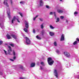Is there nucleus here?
I'll return each mask as SVG.
<instances>
[{
    "label": "nucleus",
    "mask_w": 79,
    "mask_h": 79,
    "mask_svg": "<svg viewBox=\"0 0 79 79\" xmlns=\"http://www.w3.org/2000/svg\"><path fill=\"white\" fill-rule=\"evenodd\" d=\"M60 2H63V0H60Z\"/></svg>",
    "instance_id": "5fc2aeb1"
},
{
    "label": "nucleus",
    "mask_w": 79,
    "mask_h": 79,
    "mask_svg": "<svg viewBox=\"0 0 79 79\" xmlns=\"http://www.w3.org/2000/svg\"><path fill=\"white\" fill-rule=\"evenodd\" d=\"M66 23H68V20H66Z\"/></svg>",
    "instance_id": "a18cd8bd"
},
{
    "label": "nucleus",
    "mask_w": 79,
    "mask_h": 79,
    "mask_svg": "<svg viewBox=\"0 0 79 79\" xmlns=\"http://www.w3.org/2000/svg\"><path fill=\"white\" fill-rule=\"evenodd\" d=\"M4 53L6 55H13V53H12V49L11 48V46H8V48H7V53L6 52V51L3 50Z\"/></svg>",
    "instance_id": "f257e3e1"
},
{
    "label": "nucleus",
    "mask_w": 79,
    "mask_h": 79,
    "mask_svg": "<svg viewBox=\"0 0 79 79\" xmlns=\"http://www.w3.org/2000/svg\"><path fill=\"white\" fill-rule=\"evenodd\" d=\"M26 40V41L25 42V44L26 45H29L31 44V41L29 40V39L28 38L26 37L25 38Z\"/></svg>",
    "instance_id": "20e7f679"
},
{
    "label": "nucleus",
    "mask_w": 79,
    "mask_h": 79,
    "mask_svg": "<svg viewBox=\"0 0 79 79\" xmlns=\"http://www.w3.org/2000/svg\"><path fill=\"white\" fill-rule=\"evenodd\" d=\"M43 69V68H42V67L41 66H40V70H42Z\"/></svg>",
    "instance_id": "f704fd0d"
},
{
    "label": "nucleus",
    "mask_w": 79,
    "mask_h": 79,
    "mask_svg": "<svg viewBox=\"0 0 79 79\" xmlns=\"http://www.w3.org/2000/svg\"><path fill=\"white\" fill-rule=\"evenodd\" d=\"M23 30L25 31L26 32H27V29L26 28H24Z\"/></svg>",
    "instance_id": "cd10ccee"
},
{
    "label": "nucleus",
    "mask_w": 79,
    "mask_h": 79,
    "mask_svg": "<svg viewBox=\"0 0 79 79\" xmlns=\"http://www.w3.org/2000/svg\"><path fill=\"white\" fill-rule=\"evenodd\" d=\"M41 64L42 65V66H45V64H44V63L43 62H41Z\"/></svg>",
    "instance_id": "bb28decb"
},
{
    "label": "nucleus",
    "mask_w": 79,
    "mask_h": 79,
    "mask_svg": "<svg viewBox=\"0 0 79 79\" xmlns=\"http://www.w3.org/2000/svg\"><path fill=\"white\" fill-rule=\"evenodd\" d=\"M36 37L37 39H39V40H40V39H41V38L39 37V36L38 35H37L36 36Z\"/></svg>",
    "instance_id": "b1692460"
},
{
    "label": "nucleus",
    "mask_w": 79,
    "mask_h": 79,
    "mask_svg": "<svg viewBox=\"0 0 79 79\" xmlns=\"http://www.w3.org/2000/svg\"><path fill=\"white\" fill-rule=\"evenodd\" d=\"M56 12H51L50 13V15H53V14H54V16L56 18V15L55 14Z\"/></svg>",
    "instance_id": "9b49d317"
},
{
    "label": "nucleus",
    "mask_w": 79,
    "mask_h": 79,
    "mask_svg": "<svg viewBox=\"0 0 79 79\" xmlns=\"http://www.w3.org/2000/svg\"><path fill=\"white\" fill-rule=\"evenodd\" d=\"M46 7L47 8H48V9H50V7H49V6L48 5L46 6Z\"/></svg>",
    "instance_id": "7c9ffc66"
},
{
    "label": "nucleus",
    "mask_w": 79,
    "mask_h": 79,
    "mask_svg": "<svg viewBox=\"0 0 79 79\" xmlns=\"http://www.w3.org/2000/svg\"><path fill=\"white\" fill-rule=\"evenodd\" d=\"M60 18L61 19H64V17L63 16H61Z\"/></svg>",
    "instance_id": "72a5a7b5"
},
{
    "label": "nucleus",
    "mask_w": 79,
    "mask_h": 79,
    "mask_svg": "<svg viewBox=\"0 0 79 79\" xmlns=\"http://www.w3.org/2000/svg\"><path fill=\"white\" fill-rule=\"evenodd\" d=\"M57 12L59 13H62L63 12V10H57Z\"/></svg>",
    "instance_id": "4468645a"
},
{
    "label": "nucleus",
    "mask_w": 79,
    "mask_h": 79,
    "mask_svg": "<svg viewBox=\"0 0 79 79\" xmlns=\"http://www.w3.org/2000/svg\"><path fill=\"white\" fill-rule=\"evenodd\" d=\"M38 16H39L38 15H36L35 17L33 18L34 21H35V19H36V18H37V17H38Z\"/></svg>",
    "instance_id": "5701e85b"
},
{
    "label": "nucleus",
    "mask_w": 79,
    "mask_h": 79,
    "mask_svg": "<svg viewBox=\"0 0 79 79\" xmlns=\"http://www.w3.org/2000/svg\"><path fill=\"white\" fill-rule=\"evenodd\" d=\"M64 40V35H62L61 37L60 40L61 41H62L63 40Z\"/></svg>",
    "instance_id": "ddd939ff"
},
{
    "label": "nucleus",
    "mask_w": 79,
    "mask_h": 79,
    "mask_svg": "<svg viewBox=\"0 0 79 79\" xmlns=\"http://www.w3.org/2000/svg\"><path fill=\"white\" fill-rule=\"evenodd\" d=\"M11 36L14 38V39H16V36L14 34H11Z\"/></svg>",
    "instance_id": "dca6fc26"
},
{
    "label": "nucleus",
    "mask_w": 79,
    "mask_h": 79,
    "mask_svg": "<svg viewBox=\"0 0 79 79\" xmlns=\"http://www.w3.org/2000/svg\"><path fill=\"white\" fill-rule=\"evenodd\" d=\"M16 41L17 43H19V40H16Z\"/></svg>",
    "instance_id": "8fccbe9b"
},
{
    "label": "nucleus",
    "mask_w": 79,
    "mask_h": 79,
    "mask_svg": "<svg viewBox=\"0 0 79 79\" xmlns=\"http://www.w3.org/2000/svg\"><path fill=\"white\" fill-rule=\"evenodd\" d=\"M60 70H62V68H61L60 69Z\"/></svg>",
    "instance_id": "603ef678"
},
{
    "label": "nucleus",
    "mask_w": 79,
    "mask_h": 79,
    "mask_svg": "<svg viewBox=\"0 0 79 79\" xmlns=\"http://www.w3.org/2000/svg\"><path fill=\"white\" fill-rule=\"evenodd\" d=\"M2 43H3V41H0V45H1Z\"/></svg>",
    "instance_id": "c9c22d12"
},
{
    "label": "nucleus",
    "mask_w": 79,
    "mask_h": 79,
    "mask_svg": "<svg viewBox=\"0 0 79 79\" xmlns=\"http://www.w3.org/2000/svg\"><path fill=\"white\" fill-rule=\"evenodd\" d=\"M49 34L51 36H53L54 35V33L53 32H50Z\"/></svg>",
    "instance_id": "aec40b11"
},
{
    "label": "nucleus",
    "mask_w": 79,
    "mask_h": 79,
    "mask_svg": "<svg viewBox=\"0 0 79 79\" xmlns=\"http://www.w3.org/2000/svg\"><path fill=\"white\" fill-rule=\"evenodd\" d=\"M13 53L14 56H15V55H16V53H15V52L14 51H13Z\"/></svg>",
    "instance_id": "2f4dec72"
},
{
    "label": "nucleus",
    "mask_w": 79,
    "mask_h": 79,
    "mask_svg": "<svg viewBox=\"0 0 79 79\" xmlns=\"http://www.w3.org/2000/svg\"><path fill=\"white\" fill-rule=\"evenodd\" d=\"M4 18V16H3L2 18V19H3Z\"/></svg>",
    "instance_id": "864d4df0"
},
{
    "label": "nucleus",
    "mask_w": 79,
    "mask_h": 79,
    "mask_svg": "<svg viewBox=\"0 0 79 79\" xmlns=\"http://www.w3.org/2000/svg\"><path fill=\"white\" fill-rule=\"evenodd\" d=\"M54 73L55 76L56 77H58V74L57 72V70L56 69H55L54 71Z\"/></svg>",
    "instance_id": "0eeeda50"
},
{
    "label": "nucleus",
    "mask_w": 79,
    "mask_h": 79,
    "mask_svg": "<svg viewBox=\"0 0 79 79\" xmlns=\"http://www.w3.org/2000/svg\"><path fill=\"white\" fill-rule=\"evenodd\" d=\"M40 6H43L44 4V2L42 1V0H40Z\"/></svg>",
    "instance_id": "f8f14e48"
},
{
    "label": "nucleus",
    "mask_w": 79,
    "mask_h": 79,
    "mask_svg": "<svg viewBox=\"0 0 79 79\" xmlns=\"http://www.w3.org/2000/svg\"><path fill=\"white\" fill-rule=\"evenodd\" d=\"M75 48H76V49H77V48H78V47H75Z\"/></svg>",
    "instance_id": "3c124183"
},
{
    "label": "nucleus",
    "mask_w": 79,
    "mask_h": 79,
    "mask_svg": "<svg viewBox=\"0 0 79 79\" xmlns=\"http://www.w3.org/2000/svg\"><path fill=\"white\" fill-rule=\"evenodd\" d=\"M25 79V78H24V77H20V79Z\"/></svg>",
    "instance_id": "4c0bfd02"
},
{
    "label": "nucleus",
    "mask_w": 79,
    "mask_h": 79,
    "mask_svg": "<svg viewBox=\"0 0 79 79\" xmlns=\"http://www.w3.org/2000/svg\"><path fill=\"white\" fill-rule=\"evenodd\" d=\"M0 26L2 29L4 28V23H3V21L2 20L0 19Z\"/></svg>",
    "instance_id": "39448f33"
},
{
    "label": "nucleus",
    "mask_w": 79,
    "mask_h": 79,
    "mask_svg": "<svg viewBox=\"0 0 79 79\" xmlns=\"http://www.w3.org/2000/svg\"><path fill=\"white\" fill-rule=\"evenodd\" d=\"M9 19H10V16L9 17Z\"/></svg>",
    "instance_id": "4d7b16f0"
},
{
    "label": "nucleus",
    "mask_w": 79,
    "mask_h": 79,
    "mask_svg": "<svg viewBox=\"0 0 79 79\" xmlns=\"http://www.w3.org/2000/svg\"><path fill=\"white\" fill-rule=\"evenodd\" d=\"M50 28L52 29H54V27H53V26L51 25H50Z\"/></svg>",
    "instance_id": "4be33fe9"
},
{
    "label": "nucleus",
    "mask_w": 79,
    "mask_h": 79,
    "mask_svg": "<svg viewBox=\"0 0 79 79\" xmlns=\"http://www.w3.org/2000/svg\"><path fill=\"white\" fill-rule=\"evenodd\" d=\"M41 33L42 35H44V34L45 33V31H44V30H43L41 32Z\"/></svg>",
    "instance_id": "412c9836"
},
{
    "label": "nucleus",
    "mask_w": 79,
    "mask_h": 79,
    "mask_svg": "<svg viewBox=\"0 0 79 79\" xmlns=\"http://www.w3.org/2000/svg\"><path fill=\"white\" fill-rule=\"evenodd\" d=\"M48 64L50 65V66L52 65L53 64V63H54V61L53 60H52V58L50 57L48 58Z\"/></svg>",
    "instance_id": "f03ea898"
},
{
    "label": "nucleus",
    "mask_w": 79,
    "mask_h": 79,
    "mask_svg": "<svg viewBox=\"0 0 79 79\" xmlns=\"http://www.w3.org/2000/svg\"><path fill=\"white\" fill-rule=\"evenodd\" d=\"M7 13L8 14V16L10 18V9H8L7 10Z\"/></svg>",
    "instance_id": "9d476101"
},
{
    "label": "nucleus",
    "mask_w": 79,
    "mask_h": 79,
    "mask_svg": "<svg viewBox=\"0 0 79 79\" xmlns=\"http://www.w3.org/2000/svg\"><path fill=\"white\" fill-rule=\"evenodd\" d=\"M74 14L75 15H77V12H75L74 13Z\"/></svg>",
    "instance_id": "37998d69"
},
{
    "label": "nucleus",
    "mask_w": 79,
    "mask_h": 79,
    "mask_svg": "<svg viewBox=\"0 0 79 79\" xmlns=\"http://www.w3.org/2000/svg\"><path fill=\"white\" fill-rule=\"evenodd\" d=\"M77 79H79V75L77 76Z\"/></svg>",
    "instance_id": "de8ad7c7"
},
{
    "label": "nucleus",
    "mask_w": 79,
    "mask_h": 79,
    "mask_svg": "<svg viewBox=\"0 0 79 79\" xmlns=\"http://www.w3.org/2000/svg\"><path fill=\"white\" fill-rule=\"evenodd\" d=\"M16 56H14L13 57V59L14 60H16Z\"/></svg>",
    "instance_id": "79ce46f5"
},
{
    "label": "nucleus",
    "mask_w": 79,
    "mask_h": 79,
    "mask_svg": "<svg viewBox=\"0 0 79 79\" xmlns=\"http://www.w3.org/2000/svg\"><path fill=\"white\" fill-rule=\"evenodd\" d=\"M2 74H3V72L0 71V75H2Z\"/></svg>",
    "instance_id": "e433bc0d"
},
{
    "label": "nucleus",
    "mask_w": 79,
    "mask_h": 79,
    "mask_svg": "<svg viewBox=\"0 0 79 79\" xmlns=\"http://www.w3.org/2000/svg\"><path fill=\"white\" fill-rule=\"evenodd\" d=\"M8 0L9 1H10L11 4H12V3H13V2H12V0H4L3 2V3L4 5H6V6H7V7H8V6H9V5H8V4L7 2H8Z\"/></svg>",
    "instance_id": "7ed1b4c3"
},
{
    "label": "nucleus",
    "mask_w": 79,
    "mask_h": 79,
    "mask_svg": "<svg viewBox=\"0 0 79 79\" xmlns=\"http://www.w3.org/2000/svg\"><path fill=\"white\" fill-rule=\"evenodd\" d=\"M40 20L41 21H43V19H42L40 18Z\"/></svg>",
    "instance_id": "ea45409f"
},
{
    "label": "nucleus",
    "mask_w": 79,
    "mask_h": 79,
    "mask_svg": "<svg viewBox=\"0 0 79 79\" xmlns=\"http://www.w3.org/2000/svg\"><path fill=\"white\" fill-rule=\"evenodd\" d=\"M4 77V78H5V79H6V77Z\"/></svg>",
    "instance_id": "6e6d98bb"
},
{
    "label": "nucleus",
    "mask_w": 79,
    "mask_h": 79,
    "mask_svg": "<svg viewBox=\"0 0 79 79\" xmlns=\"http://www.w3.org/2000/svg\"><path fill=\"white\" fill-rule=\"evenodd\" d=\"M16 20L17 21L18 23H20V21H19V20L18 19H16V17H14L13 19L12 20V23H13V22L15 21Z\"/></svg>",
    "instance_id": "6e6552de"
},
{
    "label": "nucleus",
    "mask_w": 79,
    "mask_h": 79,
    "mask_svg": "<svg viewBox=\"0 0 79 79\" xmlns=\"http://www.w3.org/2000/svg\"><path fill=\"white\" fill-rule=\"evenodd\" d=\"M10 46H11L12 47H14V44H9Z\"/></svg>",
    "instance_id": "473e14b6"
},
{
    "label": "nucleus",
    "mask_w": 79,
    "mask_h": 79,
    "mask_svg": "<svg viewBox=\"0 0 79 79\" xmlns=\"http://www.w3.org/2000/svg\"><path fill=\"white\" fill-rule=\"evenodd\" d=\"M54 44L55 46H57V44L56 43V42H54Z\"/></svg>",
    "instance_id": "c756f323"
},
{
    "label": "nucleus",
    "mask_w": 79,
    "mask_h": 79,
    "mask_svg": "<svg viewBox=\"0 0 79 79\" xmlns=\"http://www.w3.org/2000/svg\"><path fill=\"white\" fill-rule=\"evenodd\" d=\"M40 26L41 29H44V23H43L41 24Z\"/></svg>",
    "instance_id": "a211bd4d"
},
{
    "label": "nucleus",
    "mask_w": 79,
    "mask_h": 79,
    "mask_svg": "<svg viewBox=\"0 0 79 79\" xmlns=\"http://www.w3.org/2000/svg\"><path fill=\"white\" fill-rule=\"evenodd\" d=\"M10 60L11 61H14V60L12 59H10Z\"/></svg>",
    "instance_id": "c03bdc74"
},
{
    "label": "nucleus",
    "mask_w": 79,
    "mask_h": 79,
    "mask_svg": "<svg viewBox=\"0 0 79 79\" xmlns=\"http://www.w3.org/2000/svg\"><path fill=\"white\" fill-rule=\"evenodd\" d=\"M56 52L58 53V54H59L60 53V51L58 50H56Z\"/></svg>",
    "instance_id": "c85d7f7f"
},
{
    "label": "nucleus",
    "mask_w": 79,
    "mask_h": 79,
    "mask_svg": "<svg viewBox=\"0 0 79 79\" xmlns=\"http://www.w3.org/2000/svg\"><path fill=\"white\" fill-rule=\"evenodd\" d=\"M25 27L27 29H28V27H29V25H28V22L25 21Z\"/></svg>",
    "instance_id": "1a4fd4ad"
},
{
    "label": "nucleus",
    "mask_w": 79,
    "mask_h": 79,
    "mask_svg": "<svg viewBox=\"0 0 79 79\" xmlns=\"http://www.w3.org/2000/svg\"><path fill=\"white\" fill-rule=\"evenodd\" d=\"M64 54L65 56H66L68 58H69V57H71V54L70 53L68 52H64Z\"/></svg>",
    "instance_id": "423d86ee"
},
{
    "label": "nucleus",
    "mask_w": 79,
    "mask_h": 79,
    "mask_svg": "<svg viewBox=\"0 0 79 79\" xmlns=\"http://www.w3.org/2000/svg\"><path fill=\"white\" fill-rule=\"evenodd\" d=\"M33 33H34V34H35V30L34 29H33Z\"/></svg>",
    "instance_id": "a19ab883"
},
{
    "label": "nucleus",
    "mask_w": 79,
    "mask_h": 79,
    "mask_svg": "<svg viewBox=\"0 0 79 79\" xmlns=\"http://www.w3.org/2000/svg\"><path fill=\"white\" fill-rule=\"evenodd\" d=\"M20 3H21V4H23V2H20Z\"/></svg>",
    "instance_id": "09e8293b"
},
{
    "label": "nucleus",
    "mask_w": 79,
    "mask_h": 79,
    "mask_svg": "<svg viewBox=\"0 0 79 79\" xmlns=\"http://www.w3.org/2000/svg\"><path fill=\"white\" fill-rule=\"evenodd\" d=\"M77 43V41H75L73 43V45H76Z\"/></svg>",
    "instance_id": "393cba45"
},
{
    "label": "nucleus",
    "mask_w": 79,
    "mask_h": 79,
    "mask_svg": "<svg viewBox=\"0 0 79 79\" xmlns=\"http://www.w3.org/2000/svg\"><path fill=\"white\" fill-rule=\"evenodd\" d=\"M56 20V23H58V22H59V21H60V19H59L58 18H57Z\"/></svg>",
    "instance_id": "a878e982"
},
{
    "label": "nucleus",
    "mask_w": 79,
    "mask_h": 79,
    "mask_svg": "<svg viewBox=\"0 0 79 79\" xmlns=\"http://www.w3.org/2000/svg\"><path fill=\"white\" fill-rule=\"evenodd\" d=\"M35 64L34 63H32L31 65V68H32L33 67H34L35 66Z\"/></svg>",
    "instance_id": "2eb2a0df"
},
{
    "label": "nucleus",
    "mask_w": 79,
    "mask_h": 79,
    "mask_svg": "<svg viewBox=\"0 0 79 79\" xmlns=\"http://www.w3.org/2000/svg\"><path fill=\"white\" fill-rule=\"evenodd\" d=\"M19 14H20V15L21 16V17H23V15L20 12L19 13Z\"/></svg>",
    "instance_id": "58836bf2"
},
{
    "label": "nucleus",
    "mask_w": 79,
    "mask_h": 79,
    "mask_svg": "<svg viewBox=\"0 0 79 79\" xmlns=\"http://www.w3.org/2000/svg\"><path fill=\"white\" fill-rule=\"evenodd\" d=\"M6 36L7 38L8 39H11V37H10V36L9 35H7Z\"/></svg>",
    "instance_id": "6ab92c4d"
},
{
    "label": "nucleus",
    "mask_w": 79,
    "mask_h": 79,
    "mask_svg": "<svg viewBox=\"0 0 79 79\" xmlns=\"http://www.w3.org/2000/svg\"><path fill=\"white\" fill-rule=\"evenodd\" d=\"M18 66L21 69H23V67L21 65H19Z\"/></svg>",
    "instance_id": "f3484780"
},
{
    "label": "nucleus",
    "mask_w": 79,
    "mask_h": 79,
    "mask_svg": "<svg viewBox=\"0 0 79 79\" xmlns=\"http://www.w3.org/2000/svg\"><path fill=\"white\" fill-rule=\"evenodd\" d=\"M77 41H78L79 42V39L78 38H77Z\"/></svg>",
    "instance_id": "49530a36"
}]
</instances>
